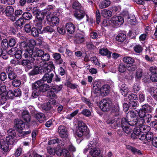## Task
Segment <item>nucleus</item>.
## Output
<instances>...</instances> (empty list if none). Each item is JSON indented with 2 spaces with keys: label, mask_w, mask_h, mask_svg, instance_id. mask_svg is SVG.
Segmentation results:
<instances>
[{
  "label": "nucleus",
  "mask_w": 157,
  "mask_h": 157,
  "mask_svg": "<svg viewBox=\"0 0 157 157\" xmlns=\"http://www.w3.org/2000/svg\"><path fill=\"white\" fill-rule=\"evenodd\" d=\"M101 14L102 16L105 18L110 17L113 15L112 12L110 10L107 9L101 10Z\"/></svg>",
  "instance_id": "393cba45"
},
{
  "label": "nucleus",
  "mask_w": 157,
  "mask_h": 157,
  "mask_svg": "<svg viewBox=\"0 0 157 157\" xmlns=\"http://www.w3.org/2000/svg\"><path fill=\"white\" fill-rule=\"evenodd\" d=\"M82 113L83 115L89 117L91 115V112L87 109H83L81 112Z\"/></svg>",
  "instance_id": "13d9d810"
},
{
  "label": "nucleus",
  "mask_w": 157,
  "mask_h": 157,
  "mask_svg": "<svg viewBox=\"0 0 157 157\" xmlns=\"http://www.w3.org/2000/svg\"><path fill=\"white\" fill-rule=\"evenodd\" d=\"M136 66L135 65H131L127 66V70L130 71H135L136 68Z\"/></svg>",
  "instance_id": "864d4df0"
},
{
  "label": "nucleus",
  "mask_w": 157,
  "mask_h": 157,
  "mask_svg": "<svg viewBox=\"0 0 157 157\" xmlns=\"http://www.w3.org/2000/svg\"><path fill=\"white\" fill-rule=\"evenodd\" d=\"M65 27L66 30L69 33L71 34L74 33L75 30V27L71 23H67L65 25Z\"/></svg>",
  "instance_id": "6ab92c4d"
},
{
  "label": "nucleus",
  "mask_w": 157,
  "mask_h": 157,
  "mask_svg": "<svg viewBox=\"0 0 157 157\" xmlns=\"http://www.w3.org/2000/svg\"><path fill=\"white\" fill-rule=\"evenodd\" d=\"M54 68V65L52 61H50L48 63H45L43 68V72L44 75L42 78L43 81H47L50 83L54 76V72H51Z\"/></svg>",
  "instance_id": "f257e3e1"
},
{
  "label": "nucleus",
  "mask_w": 157,
  "mask_h": 157,
  "mask_svg": "<svg viewBox=\"0 0 157 157\" xmlns=\"http://www.w3.org/2000/svg\"><path fill=\"white\" fill-rule=\"evenodd\" d=\"M151 117H152L151 115L149 114H147L142 119L140 120L139 123L142 124L146 122L149 123L151 121Z\"/></svg>",
  "instance_id": "5701e85b"
},
{
  "label": "nucleus",
  "mask_w": 157,
  "mask_h": 157,
  "mask_svg": "<svg viewBox=\"0 0 157 157\" xmlns=\"http://www.w3.org/2000/svg\"><path fill=\"white\" fill-rule=\"evenodd\" d=\"M58 132L62 138L67 137V132L66 128L63 125H60L58 128Z\"/></svg>",
  "instance_id": "2eb2a0df"
},
{
  "label": "nucleus",
  "mask_w": 157,
  "mask_h": 157,
  "mask_svg": "<svg viewBox=\"0 0 157 157\" xmlns=\"http://www.w3.org/2000/svg\"><path fill=\"white\" fill-rule=\"evenodd\" d=\"M74 16L78 20H81L86 15L85 11L83 8L75 11L74 14Z\"/></svg>",
  "instance_id": "4468645a"
},
{
  "label": "nucleus",
  "mask_w": 157,
  "mask_h": 157,
  "mask_svg": "<svg viewBox=\"0 0 157 157\" xmlns=\"http://www.w3.org/2000/svg\"><path fill=\"white\" fill-rule=\"evenodd\" d=\"M128 97L129 99L130 100H135L136 99L138 98L136 94L133 93L129 94Z\"/></svg>",
  "instance_id": "774afa93"
},
{
  "label": "nucleus",
  "mask_w": 157,
  "mask_h": 157,
  "mask_svg": "<svg viewBox=\"0 0 157 157\" xmlns=\"http://www.w3.org/2000/svg\"><path fill=\"white\" fill-rule=\"evenodd\" d=\"M38 48H33V49L28 47L25 50H23L22 52L23 56L26 58L31 57V58L36 57Z\"/></svg>",
  "instance_id": "39448f33"
},
{
  "label": "nucleus",
  "mask_w": 157,
  "mask_h": 157,
  "mask_svg": "<svg viewBox=\"0 0 157 157\" xmlns=\"http://www.w3.org/2000/svg\"><path fill=\"white\" fill-rule=\"evenodd\" d=\"M56 143H57L60 146L63 145V144H62V141L59 139L51 140L48 142V144L49 145H52Z\"/></svg>",
  "instance_id": "c756f323"
},
{
  "label": "nucleus",
  "mask_w": 157,
  "mask_h": 157,
  "mask_svg": "<svg viewBox=\"0 0 157 157\" xmlns=\"http://www.w3.org/2000/svg\"><path fill=\"white\" fill-rule=\"evenodd\" d=\"M51 21L53 24H56L59 23V20L57 17H54L51 18Z\"/></svg>",
  "instance_id": "5fc2aeb1"
},
{
  "label": "nucleus",
  "mask_w": 157,
  "mask_h": 157,
  "mask_svg": "<svg viewBox=\"0 0 157 157\" xmlns=\"http://www.w3.org/2000/svg\"><path fill=\"white\" fill-rule=\"evenodd\" d=\"M35 117L40 123H43L46 120L44 115L41 113H39L36 114L35 115Z\"/></svg>",
  "instance_id": "a878e982"
},
{
  "label": "nucleus",
  "mask_w": 157,
  "mask_h": 157,
  "mask_svg": "<svg viewBox=\"0 0 157 157\" xmlns=\"http://www.w3.org/2000/svg\"><path fill=\"white\" fill-rule=\"evenodd\" d=\"M24 20L22 18H20L16 22V25L17 26H21L24 23Z\"/></svg>",
  "instance_id": "680f3d73"
},
{
  "label": "nucleus",
  "mask_w": 157,
  "mask_h": 157,
  "mask_svg": "<svg viewBox=\"0 0 157 157\" xmlns=\"http://www.w3.org/2000/svg\"><path fill=\"white\" fill-rule=\"evenodd\" d=\"M112 102L109 99H103L100 103V107L103 111H106L111 107Z\"/></svg>",
  "instance_id": "6e6552de"
},
{
  "label": "nucleus",
  "mask_w": 157,
  "mask_h": 157,
  "mask_svg": "<svg viewBox=\"0 0 157 157\" xmlns=\"http://www.w3.org/2000/svg\"><path fill=\"white\" fill-rule=\"evenodd\" d=\"M49 10L47 9L37 14L36 17L38 21L36 20L35 21V25L39 27V28L40 29L41 27L42 21L44 19V16H48L49 15Z\"/></svg>",
  "instance_id": "20e7f679"
},
{
  "label": "nucleus",
  "mask_w": 157,
  "mask_h": 157,
  "mask_svg": "<svg viewBox=\"0 0 157 157\" xmlns=\"http://www.w3.org/2000/svg\"><path fill=\"white\" fill-rule=\"evenodd\" d=\"M123 61L125 63L132 64L135 62L134 59L131 57L126 56L124 57L123 59Z\"/></svg>",
  "instance_id": "473e14b6"
},
{
  "label": "nucleus",
  "mask_w": 157,
  "mask_h": 157,
  "mask_svg": "<svg viewBox=\"0 0 157 157\" xmlns=\"http://www.w3.org/2000/svg\"><path fill=\"white\" fill-rule=\"evenodd\" d=\"M14 10L12 6H7L3 12V13L12 21L16 20L15 16L13 15Z\"/></svg>",
  "instance_id": "1a4fd4ad"
},
{
  "label": "nucleus",
  "mask_w": 157,
  "mask_h": 157,
  "mask_svg": "<svg viewBox=\"0 0 157 157\" xmlns=\"http://www.w3.org/2000/svg\"><path fill=\"white\" fill-rule=\"evenodd\" d=\"M63 155L65 157H71L70 152L66 149L63 150Z\"/></svg>",
  "instance_id": "052dcab7"
},
{
  "label": "nucleus",
  "mask_w": 157,
  "mask_h": 157,
  "mask_svg": "<svg viewBox=\"0 0 157 157\" xmlns=\"http://www.w3.org/2000/svg\"><path fill=\"white\" fill-rule=\"evenodd\" d=\"M22 153V149L20 147L17 148L14 154V156L16 157L19 156Z\"/></svg>",
  "instance_id": "de8ad7c7"
},
{
  "label": "nucleus",
  "mask_w": 157,
  "mask_h": 157,
  "mask_svg": "<svg viewBox=\"0 0 157 157\" xmlns=\"http://www.w3.org/2000/svg\"><path fill=\"white\" fill-rule=\"evenodd\" d=\"M7 133L9 136H14L16 135L15 131L13 129L11 128L8 130L7 132Z\"/></svg>",
  "instance_id": "e2e57ef3"
},
{
  "label": "nucleus",
  "mask_w": 157,
  "mask_h": 157,
  "mask_svg": "<svg viewBox=\"0 0 157 157\" xmlns=\"http://www.w3.org/2000/svg\"><path fill=\"white\" fill-rule=\"evenodd\" d=\"M14 96L16 97H20L21 94V90L19 88H17L14 91Z\"/></svg>",
  "instance_id": "338daca9"
},
{
  "label": "nucleus",
  "mask_w": 157,
  "mask_h": 157,
  "mask_svg": "<svg viewBox=\"0 0 157 157\" xmlns=\"http://www.w3.org/2000/svg\"><path fill=\"white\" fill-rule=\"evenodd\" d=\"M99 53L102 56H110L111 52L109 51L107 49L102 48L100 49L99 50Z\"/></svg>",
  "instance_id": "cd10ccee"
},
{
  "label": "nucleus",
  "mask_w": 157,
  "mask_h": 157,
  "mask_svg": "<svg viewBox=\"0 0 157 157\" xmlns=\"http://www.w3.org/2000/svg\"><path fill=\"white\" fill-rule=\"evenodd\" d=\"M127 148L128 149L131 150L134 154H141V152H140V151L131 146L129 145L127 147Z\"/></svg>",
  "instance_id": "e433bc0d"
},
{
  "label": "nucleus",
  "mask_w": 157,
  "mask_h": 157,
  "mask_svg": "<svg viewBox=\"0 0 157 157\" xmlns=\"http://www.w3.org/2000/svg\"><path fill=\"white\" fill-rule=\"evenodd\" d=\"M23 18L26 20H29L32 17L31 14L28 12L24 13L22 15Z\"/></svg>",
  "instance_id": "37998d69"
},
{
  "label": "nucleus",
  "mask_w": 157,
  "mask_h": 157,
  "mask_svg": "<svg viewBox=\"0 0 157 157\" xmlns=\"http://www.w3.org/2000/svg\"><path fill=\"white\" fill-rule=\"evenodd\" d=\"M54 31L52 27L50 26H47L43 28V31L44 33H51Z\"/></svg>",
  "instance_id": "a19ab883"
},
{
  "label": "nucleus",
  "mask_w": 157,
  "mask_h": 157,
  "mask_svg": "<svg viewBox=\"0 0 157 157\" xmlns=\"http://www.w3.org/2000/svg\"><path fill=\"white\" fill-rule=\"evenodd\" d=\"M36 57H41L42 60L45 61H48L50 59V56L48 53H44V51L39 49H38Z\"/></svg>",
  "instance_id": "ddd939ff"
},
{
  "label": "nucleus",
  "mask_w": 157,
  "mask_h": 157,
  "mask_svg": "<svg viewBox=\"0 0 157 157\" xmlns=\"http://www.w3.org/2000/svg\"><path fill=\"white\" fill-rule=\"evenodd\" d=\"M133 49L136 52L138 53L141 52L143 50V47L139 44L135 45L133 47Z\"/></svg>",
  "instance_id": "f704fd0d"
},
{
  "label": "nucleus",
  "mask_w": 157,
  "mask_h": 157,
  "mask_svg": "<svg viewBox=\"0 0 157 157\" xmlns=\"http://www.w3.org/2000/svg\"><path fill=\"white\" fill-rule=\"evenodd\" d=\"M137 113L138 111L136 110H132L128 113L126 120L128 125L131 126L136 125L138 126L141 125V124L139 123L140 120L136 116V114Z\"/></svg>",
  "instance_id": "f03ea898"
},
{
  "label": "nucleus",
  "mask_w": 157,
  "mask_h": 157,
  "mask_svg": "<svg viewBox=\"0 0 157 157\" xmlns=\"http://www.w3.org/2000/svg\"><path fill=\"white\" fill-rule=\"evenodd\" d=\"M101 84L100 82H95L94 84L93 91L94 93H98V91L101 92Z\"/></svg>",
  "instance_id": "4be33fe9"
},
{
  "label": "nucleus",
  "mask_w": 157,
  "mask_h": 157,
  "mask_svg": "<svg viewBox=\"0 0 157 157\" xmlns=\"http://www.w3.org/2000/svg\"><path fill=\"white\" fill-rule=\"evenodd\" d=\"M95 14L96 18V23L98 24H99L100 21L101 15L100 11L98 9L96 10L95 12Z\"/></svg>",
  "instance_id": "c03bdc74"
},
{
  "label": "nucleus",
  "mask_w": 157,
  "mask_h": 157,
  "mask_svg": "<svg viewBox=\"0 0 157 157\" xmlns=\"http://www.w3.org/2000/svg\"><path fill=\"white\" fill-rule=\"evenodd\" d=\"M146 113H149L151 112L152 110V108L148 105H143L142 108Z\"/></svg>",
  "instance_id": "c9c22d12"
},
{
  "label": "nucleus",
  "mask_w": 157,
  "mask_h": 157,
  "mask_svg": "<svg viewBox=\"0 0 157 157\" xmlns=\"http://www.w3.org/2000/svg\"><path fill=\"white\" fill-rule=\"evenodd\" d=\"M0 149L4 152L8 151L10 150L8 144L3 140H1L0 142Z\"/></svg>",
  "instance_id": "aec40b11"
},
{
  "label": "nucleus",
  "mask_w": 157,
  "mask_h": 157,
  "mask_svg": "<svg viewBox=\"0 0 157 157\" xmlns=\"http://www.w3.org/2000/svg\"><path fill=\"white\" fill-rule=\"evenodd\" d=\"M98 143L95 140L90 141L88 145L90 155L93 157H99L100 150L98 147Z\"/></svg>",
  "instance_id": "7ed1b4c3"
},
{
  "label": "nucleus",
  "mask_w": 157,
  "mask_h": 157,
  "mask_svg": "<svg viewBox=\"0 0 157 157\" xmlns=\"http://www.w3.org/2000/svg\"><path fill=\"white\" fill-rule=\"evenodd\" d=\"M31 34L34 37L37 36L39 32L38 30L35 28H33L31 31Z\"/></svg>",
  "instance_id": "49530a36"
},
{
  "label": "nucleus",
  "mask_w": 157,
  "mask_h": 157,
  "mask_svg": "<svg viewBox=\"0 0 157 157\" xmlns=\"http://www.w3.org/2000/svg\"><path fill=\"white\" fill-rule=\"evenodd\" d=\"M16 43V39L14 38H12L9 40V45L10 47L14 46Z\"/></svg>",
  "instance_id": "8fccbe9b"
},
{
  "label": "nucleus",
  "mask_w": 157,
  "mask_h": 157,
  "mask_svg": "<svg viewBox=\"0 0 157 157\" xmlns=\"http://www.w3.org/2000/svg\"><path fill=\"white\" fill-rule=\"evenodd\" d=\"M63 88V85H61L59 86L56 85L52 86V88L56 93H57L60 91Z\"/></svg>",
  "instance_id": "4c0bfd02"
},
{
  "label": "nucleus",
  "mask_w": 157,
  "mask_h": 157,
  "mask_svg": "<svg viewBox=\"0 0 157 157\" xmlns=\"http://www.w3.org/2000/svg\"><path fill=\"white\" fill-rule=\"evenodd\" d=\"M75 43L80 44L85 41V36L83 33H77L75 35Z\"/></svg>",
  "instance_id": "dca6fc26"
},
{
  "label": "nucleus",
  "mask_w": 157,
  "mask_h": 157,
  "mask_svg": "<svg viewBox=\"0 0 157 157\" xmlns=\"http://www.w3.org/2000/svg\"><path fill=\"white\" fill-rule=\"evenodd\" d=\"M139 127L135 128L133 131L135 135H138L141 132H146L150 130V127L146 124H142L138 126Z\"/></svg>",
  "instance_id": "9d476101"
},
{
  "label": "nucleus",
  "mask_w": 157,
  "mask_h": 157,
  "mask_svg": "<svg viewBox=\"0 0 157 157\" xmlns=\"http://www.w3.org/2000/svg\"><path fill=\"white\" fill-rule=\"evenodd\" d=\"M87 129V127L82 121H78V128L76 131V134L78 137H81L84 134Z\"/></svg>",
  "instance_id": "0eeeda50"
},
{
  "label": "nucleus",
  "mask_w": 157,
  "mask_h": 157,
  "mask_svg": "<svg viewBox=\"0 0 157 157\" xmlns=\"http://www.w3.org/2000/svg\"><path fill=\"white\" fill-rule=\"evenodd\" d=\"M137 136V138H138L139 139L141 140H146L145 134H144L143 132H141L139 133L138 135H136Z\"/></svg>",
  "instance_id": "4d7b16f0"
},
{
  "label": "nucleus",
  "mask_w": 157,
  "mask_h": 157,
  "mask_svg": "<svg viewBox=\"0 0 157 157\" xmlns=\"http://www.w3.org/2000/svg\"><path fill=\"white\" fill-rule=\"evenodd\" d=\"M126 35L124 33H119L117 36H116V39L117 41L122 42L124 41V40L126 38Z\"/></svg>",
  "instance_id": "c85d7f7f"
},
{
  "label": "nucleus",
  "mask_w": 157,
  "mask_h": 157,
  "mask_svg": "<svg viewBox=\"0 0 157 157\" xmlns=\"http://www.w3.org/2000/svg\"><path fill=\"white\" fill-rule=\"evenodd\" d=\"M22 116L23 119L27 122L30 121V116L27 110H24L22 113Z\"/></svg>",
  "instance_id": "bb28decb"
},
{
  "label": "nucleus",
  "mask_w": 157,
  "mask_h": 157,
  "mask_svg": "<svg viewBox=\"0 0 157 157\" xmlns=\"http://www.w3.org/2000/svg\"><path fill=\"white\" fill-rule=\"evenodd\" d=\"M140 87L138 83H135L133 86V90L135 93H137L140 90Z\"/></svg>",
  "instance_id": "69168bd1"
},
{
  "label": "nucleus",
  "mask_w": 157,
  "mask_h": 157,
  "mask_svg": "<svg viewBox=\"0 0 157 157\" xmlns=\"http://www.w3.org/2000/svg\"><path fill=\"white\" fill-rule=\"evenodd\" d=\"M14 139L13 137L12 136H8L6 138V141H5L7 144H13L14 142Z\"/></svg>",
  "instance_id": "ea45409f"
},
{
  "label": "nucleus",
  "mask_w": 157,
  "mask_h": 157,
  "mask_svg": "<svg viewBox=\"0 0 157 157\" xmlns=\"http://www.w3.org/2000/svg\"><path fill=\"white\" fill-rule=\"evenodd\" d=\"M145 136L146 140L147 141H150L153 137V134L151 132H148L147 133L145 134Z\"/></svg>",
  "instance_id": "3c124183"
},
{
  "label": "nucleus",
  "mask_w": 157,
  "mask_h": 157,
  "mask_svg": "<svg viewBox=\"0 0 157 157\" xmlns=\"http://www.w3.org/2000/svg\"><path fill=\"white\" fill-rule=\"evenodd\" d=\"M110 87L107 85H105L102 86L101 92L105 96L107 95L109 93Z\"/></svg>",
  "instance_id": "b1692460"
},
{
  "label": "nucleus",
  "mask_w": 157,
  "mask_h": 157,
  "mask_svg": "<svg viewBox=\"0 0 157 157\" xmlns=\"http://www.w3.org/2000/svg\"><path fill=\"white\" fill-rule=\"evenodd\" d=\"M33 91L32 95L33 97L36 98L39 95L41 92L40 88L37 89H33Z\"/></svg>",
  "instance_id": "79ce46f5"
},
{
  "label": "nucleus",
  "mask_w": 157,
  "mask_h": 157,
  "mask_svg": "<svg viewBox=\"0 0 157 157\" xmlns=\"http://www.w3.org/2000/svg\"><path fill=\"white\" fill-rule=\"evenodd\" d=\"M111 23L116 26L121 25L124 22V20L123 18L121 16H114L110 20Z\"/></svg>",
  "instance_id": "f8f14e48"
},
{
  "label": "nucleus",
  "mask_w": 157,
  "mask_h": 157,
  "mask_svg": "<svg viewBox=\"0 0 157 157\" xmlns=\"http://www.w3.org/2000/svg\"><path fill=\"white\" fill-rule=\"evenodd\" d=\"M72 8L73 9L78 10L83 9L81 4L77 0H75L72 4Z\"/></svg>",
  "instance_id": "7c9ffc66"
},
{
  "label": "nucleus",
  "mask_w": 157,
  "mask_h": 157,
  "mask_svg": "<svg viewBox=\"0 0 157 157\" xmlns=\"http://www.w3.org/2000/svg\"><path fill=\"white\" fill-rule=\"evenodd\" d=\"M44 64L41 67H39L38 66H36V65H34V68L33 70L31 71L29 73L30 75H33L39 74L40 72H42L41 70H43Z\"/></svg>",
  "instance_id": "f3484780"
},
{
  "label": "nucleus",
  "mask_w": 157,
  "mask_h": 157,
  "mask_svg": "<svg viewBox=\"0 0 157 157\" xmlns=\"http://www.w3.org/2000/svg\"><path fill=\"white\" fill-rule=\"evenodd\" d=\"M67 86L73 89H75L78 86L75 84H72L71 82L68 81L66 84Z\"/></svg>",
  "instance_id": "09e8293b"
},
{
  "label": "nucleus",
  "mask_w": 157,
  "mask_h": 157,
  "mask_svg": "<svg viewBox=\"0 0 157 157\" xmlns=\"http://www.w3.org/2000/svg\"><path fill=\"white\" fill-rule=\"evenodd\" d=\"M121 126L123 131L126 133L129 134L132 131L131 127L127 122L126 118H124L121 120Z\"/></svg>",
  "instance_id": "9b49d317"
},
{
  "label": "nucleus",
  "mask_w": 157,
  "mask_h": 157,
  "mask_svg": "<svg viewBox=\"0 0 157 157\" xmlns=\"http://www.w3.org/2000/svg\"><path fill=\"white\" fill-rule=\"evenodd\" d=\"M126 70L125 66L123 64H120L119 66L118 71L119 72L123 73Z\"/></svg>",
  "instance_id": "603ef678"
},
{
  "label": "nucleus",
  "mask_w": 157,
  "mask_h": 157,
  "mask_svg": "<svg viewBox=\"0 0 157 157\" xmlns=\"http://www.w3.org/2000/svg\"><path fill=\"white\" fill-rule=\"evenodd\" d=\"M35 60V59L34 58H31L30 60H23L22 61L21 64L25 67L26 70H29L32 69L35 64L37 65L38 64V62H36Z\"/></svg>",
  "instance_id": "423d86ee"
},
{
  "label": "nucleus",
  "mask_w": 157,
  "mask_h": 157,
  "mask_svg": "<svg viewBox=\"0 0 157 157\" xmlns=\"http://www.w3.org/2000/svg\"><path fill=\"white\" fill-rule=\"evenodd\" d=\"M14 123L16 127L21 130H22L25 128V124L24 122L20 119L15 120Z\"/></svg>",
  "instance_id": "412c9836"
},
{
  "label": "nucleus",
  "mask_w": 157,
  "mask_h": 157,
  "mask_svg": "<svg viewBox=\"0 0 157 157\" xmlns=\"http://www.w3.org/2000/svg\"><path fill=\"white\" fill-rule=\"evenodd\" d=\"M146 112L142 109H141L139 112L138 111V113L136 114V116L138 117L139 120L142 119L146 115Z\"/></svg>",
  "instance_id": "72a5a7b5"
},
{
  "label": "nucleus",
  "mask_w": 157,
  "mask_h": 157,
  "mask_svg": "<svg viewBox=\"0 0 157 157\" xmlns=\"http://www.w3.org/2000/svg\"><path fill=\"white\" fill-rule=\"evenodd\" d=\"M42 109L46 111H48L50 110H53L52 107L50 104H47L46 105H42Z\"/></svg>",
  "instance_id": "58836bf2"
},
{
  "label": "nucleus",
  "mask_w": 157,
  "mask_h": 157,
  "mask_svg": "<svg viewBox=\"0 0 157 157\" xmlns=\"http://www.w3.org/2000/svg\"><path fill=\"white\" fill-rule=\"evenodd\" d=\"M56 93L52 88L51 90L48 92L47 96L50 97H55L56 96Z\"/></svg>",
  "instance_id": "6e6d98bb"
},
{
  "label": "nucleus",
  "mask_w": 157,
  "mask_h": 157,
  "mask_svg": "<svg viewBox=\"0 0 157 157\" xmlns=\"http://www.w3.org/2000/svg\"><path fill=\"white\" fill-rule=\"evenodd\" d=\"M143 71L141 69L138 70L136 73L135 78L136 79H140L142 76Z\"/></svg>",
  "instance_id": "a18cd8bd"
},
{
  "label": "nucleus",
  "mask_w": 157,
  "mask_h": 157,
  "mask_svg": "<svg viewBox=\"0 0 157 157\" xmlns=\"http://www.w3.org/2000/svg\"><path fill=\"white\" fill-rule=\"evenodd\" d=\"M21 84V81L20 80L15 79L12 82L13 85L16 87H18L20 86Z\"/></svg>",
  "instance_id": "bf43d9fd"
},
{
  "label": "nucleus",
  "mask_w": 157,
  "mask_h": 157,
  "mask_svg": "<svg viewBox=\"0 0 157 157\" xmlns=\"http://www.w3.org/2000/svg\"><path fill=\"white\" fill-rule=\"evenodd\" d=\"M111 3L110 0H104L100 2L98 6L100 9H105L109 6Z\"/></svg>",
  "instance_id": "a211bd4d"
},
{
  "label": "nucleus",
  "mask_w": 157,
  "mask_h": 157,
  "mask_svg": "<svg viewBox=\"0 0 157 157\" xmlns=\"http://www.w3.org/2000/svg\"><path fill=\"white\" fill-rule=\"evenodd\" d=\"M56 149L54 148L48 147L47 148L48 152L50 155H54L55 154Z\"/></svg>",
  "instance_id": "0e129e2a"
},
{
  "label": "nucleus",
  "mask_w": 157,
  "mask_h": 157,
  "mask_svg": "<svg viewBox=\"0 0 157 157\" xmlns=\"http://www.w3.org/2000/svg\"><path fill=\"white\" fill-rule=\"evenodd\" d=\"M43 84V81L42 80H40L36 81L33 85V89H36L38 88H40L42 87V85Z\"/></svg>",
  "instance_id": "2f4dec72"
}]
</instances>
